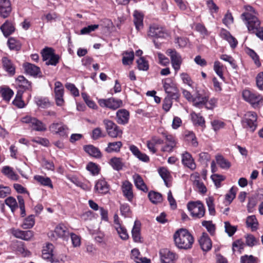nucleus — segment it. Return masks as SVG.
I'll return each instance as SVG.
<instances>
[{
	"instance_id": "f257e3e1",
	"label": "nucleus",
	"mask_w": 263,
	"mask_h": 263,
	"mask_svg": "<svg viewBox=\"0 0 263 263\" xmlns=\"http://www.w3.org/2000/svg\"><path fill=\"white\" fill-rule=\"evenodd\" d=\"M257 12L251 6L245 7V11L241 15V18L246 25L250 33H254L260 26Z\"/></svg>"
},
{
	"instance_id": "f03ea898",
	"label": "nucleus",
	"mask_w": 263,
	"mask_h": 263,
	"mask_svg": "<svg viewBox=\"0 0 263 263\" xmlns=\"http://www.w3.org/2000/svg\"><path fill=\"white\" fill-rule=\"evenodd\" d=\"M175 246L179 249H190L194 241L192 234L186 229H181L174 234Z\"/></svg>"
},
{
	"instance_id": "7ed1b4c3",
	"label": "nucleus",
	"mask_w": 263,
	"mask_h": 263,
	"mask_svg": "<svg viewBox=\"0 0 263 263\" xmlns=\"http://www.w3.org/2000/svg\"><path fill=\"white\" fill-rule=\"evenodd\" d=\"M192 103L194 106L199 108L204 106L208 109H213L216 106L217 100L214 98L209 100L208 94L197 91L194 95Z\"/></svg>"
},
{
	"instance_id": "20e7f679",
	"label": "nucleus",
	"mask_w": 263,
	"mask_h": 263,
	"mask_svg": "<svg viewBox=\"0 0 263 263\" xmlns=\"http://www.w3.org/2000/svg\"><path fill=\"white\" fill-rule=\"evenodd\" d=\"M242 97L255 109L259 108L263 105V97L257 92L246 89L242 92Z\"/></svg>"
},
{
	"instance_id": "39448f33",
	"label": "nucleus",
	"mask_w": 263,
	"mask_h": 263,
	"mask_svg": "<svg viewBox=\"0 0 263 263\" xmlns=\"http://www.w3.org/2000/svg\"><path fill=\"white\" fill-rule=\"evenodd\" d=\"M187 206L193 217L200 218L204 216L205 208L200 201L190 202L188 203Z\"/></svg>"
},
{
	"instance_id": "423d86ee",
	"label": "nucleus",
	"mask_w": 263,
	"mask_h": 263,
	"mask_svg": "<svg viewBox=\"0 0 263 263\" xmlns=\"http://www.w3.org/2000/svg\"><path fill=\"white\" fill-rule=\"evenodd\" d=\"M49 130L60 137L66 138L69 134L68 127L63 122H53L49 126Z\"/></svg>"
},
{
	"instance_id": "0eeeda50",
	"label": "nucleus",
	"mask_w": 263,
	"mask_h": 263,
	"mask_svg": "<svg viewBox=\"0 0 263 263\" xmlns=\"http://www.w3.org/2000/svg\"><path fill=\"white\" fill-rule=\"evenodd\" d=\"M103 123L105 125L107 134L109 137L115 138L122 136V130L113 121L108 119H104Z\"/></svg>"
},
{
	"instance_id": "6e6552de",
	"label": "nucleus",
	"mask_w": 263,
	"mask_h": 263,
	"mask_svg": "<svg viewBox=\"0 0 263 263\" xmlns=\"http://www.w3.org/2000/svg\"><path fill=\"white\" fill-rule=\"evenodd\" d=\"M21 121L23 123L29 124L32 129L35 131L43 132L46 130V125L35 118L27 116L22 118Z\"/></svg>"
},
{
	"instance_id": "1a4fd4ad",
	"label": "nucleus",
	"mask_w": 263,
	"mask_h": 263,
	"mask_svg": "<svg viewBox=\"0 0 263 263\" xmlns=\"http://www.w3.org/2000/svg\"><path fill=\"white\" fill-rule=\"evenodd\" d=\"M243 126L252 132H253L257 127V115L252 111L247 112L243 119Z\"/></svg>"
},
{
	"instance_id": "9d476101",
	"label": "nucleus",
	"mask_w": 263,
	"mask_h": 263,
	"mask_svg": "<svg viewBox=\"0 0 263 263\" xmlns=\"http://www.w3.org/2000/svg\"><path fill=\"white\" fill-rule=\"evenodd\" d=\"M162 83L164 89L167 94V96L175 100L178 99L179 98L178 89L172 80L167 79L163 81Z\"/></svg>"
},
{
	"instance_id": "9b49d317",
	"label": "nucleus",
	"mask_w": 263,
	"mask_h": 263,
	"mask_svg": "<svg viewBox=\"0 0 263 263\" xmlns=\"http://www.w3.org/2000/svg\"><path fill=\"white\" fill-rule=\"evenodd\" d=\"M159 254L161 263H175L178 258L177 253L168 249H161Z\"/></svg>"
},
{
	"instance_id": "f8f14e48",
	"label": "nucleus",
	"mask_w": 263,
	"mask_h": 263,
	"mask_svg": "<svg viewBox=\"0 0 263 263\" xmlns=\"http://www.w3.org/2000/svg\"><path fill=\"white\" fill-rule=\"evenodd\" d=\"M98 103L102 107H107L113 110L121 107L123 105L122 101L120 99H116L110 98L107 99H100Z\"/></svg>"
},
{
	"instance_id": "ddd939ff",
	"label": "nucleus",
	"mask_w": 263,
	"mask_h": 263,
	"mask_svg": "<svg viewBox=\"0 0 263 263\" xmlns=\"http://www.w3.org/2000/svg\"><path fill=\"white\" fill-rule=\"evenodd\" d=\"M166 54L170 57L172 67L177 72L180 69L182 64L181 55L175 50L172 49L167 50Z\"/></svg>"
},
{
	"instance_id": "4468645a",
	"label": "nucleus",
	"mask_w": 263,
	"mask_h": 263,
	"mask_svg": "<svg viewBox=\"0 0 263 263\" xmlns=\"http://www.w3.org/2000/svg\"><path fill=\"white\" fill-rule=\"evenodd\" d=\"M148 36L153 38L154 42L156 46L155 42L156 39L164 38L166 33L164 31L163 29L158 25L154 24L149 27V30L148 31Z\"/></svg>"
},
{
	"instance_id": "2eb2a0df",
	"label": "nucleus",
	"mask_w": 263,
	"mask_h": 263,
	"mask_svg": "<svg viewBox=\"0 0 263 263\" xmlns=\"http://www.w3.org/2000/svg\"><path fill=\"white\" fill-rule=\"evenodd\" d=\"M13 235L17 238L25 240H30L34 236V233L31 230L22 231L19 229L12 230Z\"/></svg>"
},
{
	"instance_id": "dca6fc26",
	"label": "nucleus",
	"mask_w": 263,
	"mask_h": 263,
	"mask_svg": "<svg viewBox=\"0 0 263 263\" xmlns=\"http://www.w3.org/2000/svg\"><path fill=\"white\" fill-rule=\"evenodd\" d=\"M122 191L127 200L132 202L134 197L132 184L128 181H124L122 185Z\"/></svg>"
},
{
	"instance_id": "f3484780",
	"label": "nucleus",
	"mask_w": 263,
	"mask_h": 263,
	"mask_svg": "<svg viewBox=\"0 0 263 263\" xmlns=\"http://www.w3.org/2000/svg\"><path fill=\"white\" fill-rule=\"evenodd\" d=\"M165 145L161 147L163 152L171 153L176 147L177 141L175 138L172 135H165Z\"/></svg>"
},
{
	"instance_id": "a211bd4d",
	"label": "nucleus",
	"mask_w": 263,
	"mask_h": 263,
	"mask_svg": "<svg viewBox=\"0 0 263 263\" xmlns=\"http://www.w3.org/2000/svg\"><path fill=\"white\" fill-rule=\"evenodd\" d=\"M11 10V4L9 0H0V16L6 18L9 15Z\"/></svg>"
},
{
	"instance_id": "6ab92c4d",
	"label": "nucleus",
	"mask_w": 263,
	"mask_h": 263,
	"mask_svg": "<svg viewBox=\"0 0 263 263\" xmlns=\"http://www.w3.org/2000/svg\"><path fill=\"white\" fill-rule=\"evenodd\" d=\"M54 233L55 234L57 237L62 238L64 239H67L69 234L67 231V228L62 224H60L57 226L54 233L51 232V235L50 236V237L52 236L54 238L56 239L57 238L54 236Z\"/></svg>"
},
{
	"instance_id": "aec40b11",
	"label": "nucleus",
	"mask_w": 263,
	"mask_h": 263,
	"mask_svg": "<svg viewBox=\"0 0 263 263\" xmlns=\"http://www.w3.org/2000/svg\"><path fill=\"white\" fill-rule=\"evenodd\" d=\"M129 112L125 109H120L116 112V120L118 124L124 125L128 123Z\"/></svg>"
},
{
	"instance_id": "412c9836",
	"label": "nucleus",
	"mask_w": 263,
	"mask_h": 263,
	"mask_svg": "<svg viewBox=\"0 0 263 263\" xmlns=\"http://www.w3.org/2000/svg\"><path fill=\"white\" fill-rule=\"evenodd\" d=\"M95 191L99 194H105L109 191V185L104 179H99L96 183Z\"/></svg>"
},
{
	"instance_id": "4be33fe9",
	"label": "nucleus",
	"mask_w": 263,
	"mask_h": 263,
	"mask_svg": "<svg viewBox=\"0 0 263 263\" xmlns=\"http://www.w3.org/2000/svg\"><path fill=\"white\" fill-rule=\"evenodd\" d=\"M183 164L192 170L196 168V164L192 155L187 152H184L181 156Z\"/></svg>"
},
{
	"instance_id": "5701e85b",
	"label": "nucleus",
	"mask_w": 263,
	"mask_h": 263,
	"mask_svg": "<svg viewBox=\"0 0 263 263\" xmlns=\"http://www.w3.org/2000/svg\"><path fill=\"white\" fill-rule=\"evenodd\" d=\"M199 242L203 251L207 252L211 249L212 246V241L207 234L203 233Z\"/></svg>"
},
{
	"instance_id": "b1692460",
	"label": "nucleus",
	"mask_w": 263,
	"mask_h": 263,
	"mask_svg": "<svg viewBox=\"0 0 263 263\" xmlns=\"http://www.w3.org/2000/svg\"><path fill=\"white\" fill-rule=\"evenodd\" d=\"M4 35L6 37L9 36L15 31V27L13 23L9 21H6L0 28Z\"/></svg>"
},
{
	"instance_id": "393cba45",
	"label": "nucleus",
	"mask_w": 263,
	"mask_h": 263,
	"mask_svg": "<svg viewBox=\"0 0 263 263\" xmlns=\"http://www.w3.org/2000/svg\"><path fill=\"white\" fill-rule=\"evenodd\" d=\"M134 182L136 187L144 192L148 191V188L141 176L138 174H135L133 176Z\"/></svg>"
},
{
	"instance_id": "a878e982",
	"label": "nucleus",
	"mask_w": 263,
	"mask_h": 263,
	"mask_svg": "<svg viewBox=\"0 0 263 263\" xmlns=\"http://www.w3.org/2000/svg\"><path fill=\"white\" fill-rule=\"evenodd\" d=\"M140 225V222L136 220L132 231V237L134 241L136 242H141Z\"/></svg>"
},
{
	"instance_id": "bb28decb",
	"label": "nucleus",
	"mask_w": 263,
	"mask_h": 263,
	"mask_svg": "<svg viewBox=\"0 0 263 263\" xmlns=\"http://www.w3.org/2000/svg\"><path fill=\"white\" fill-rule=\"evenodd\" d=\"M23 67L26 73L30 76H36L40 72V68L34 64L26 63Z\"/></svg>"
},
{
	"instance_id": "cd10ccee",
	"label": "nucleus",
	"mask_w": 263,
	"mask_h": 263,
	"mask_svg": "<svg viewBox=\"0 0 263 263\" xmlns=\"http://www.w3.org/2000/svg\"><path fill=\"white\" fill-rule=\"evenodd\" d=\"M158 173L163 180L165 185L167 187L171 186L170 181L171 180V175L170 172L165 167H161L158 170Z\"/></svg>"
},
{
	"instance_id": "c85d7f7f",
	"label": "nucleus",
	"mask_w": 263,
	"mask_h": 263,
	"mask_svg": "<svg viewBox=\"0 0 263 263\" xmlns=\"http://www.w3.org/2000/svg\"><path fill=\"white\" fill-rule=\"evenodd\" d=\"M133 16L135 27L138 31H139L143 27V15L138 11H135Z\"/></svg>"
},
{
	"instance_id": "c756f323",
	"label": "nucleus",
	"mask_w": 263,
	"mask_h": 263,
	"mask_svg": "<svg viewBox=\"0 0 263 263\" xmlns=\"http://www.w3.org/2000/svg\"><path fill=\"white\" fill-rule=\"evenodd\" d=\"M109 163L114 170L118 171L121 170L124 166L123 159L116 157L112 158L110 160Z\"/></svg>"
},
{
	"instance_id": "7c9ffc66",
	"label": "nucleus",
	"mask_w": 263,
	"mask_h": 263,
	"mask_svg": "<svg viewBox=\"0 0 263 263\" xmlns=\"http://www.w3.org/2000/svg\"><path fill=\"white\" fill-rule=\"evenodd\" d=\"M84 149L86 153L90 156L96 158L101 157V153L99 148L95 147L92 145H87L84 146Z\"/></svg>"
},
{
	"instance_id": "2f4dec72",
	"label": "nucleus",
	"mask_w": 263,
	"mask_h": 263,
	"mask_svg": "<svg viewBox=\"0 0 263 263\" xmlns=\"http://www.w3.org/2000/svg\"><path fill=\"white\" fill-rule=\"evenodd\" d=\"M122 145V143L121 141L109 142L105 151L108 153L119 152Z\"/></svg>"
},
{
	"instance_id": "473e14b6",
	"label": "nucleus",
	"mask_w": 263,
	"mask_h": 263,
	"mask_svg": "<svg viewBox=\"0 0 263 263\" xmlns=\"http://www.w3.org/2000/svg\"><path fill=\"white\" fill-rule=\"evenodd\" d=\"M131 258L136 263H148L146 258H142L140 256V253L137 249H134L132 250Z\"/></svg>"
},
{
	"instance_id": "72a5a7b5",
	"label": "nucleus",
	"mask_w": 263,
	"mask_h": 263,
	"mask_svg": "<svg viewBox=\"0 0 263 263\" xmlns=\"http://www.w3.org/2000/svg\"><path fill=\"white\" fill-rule=\"evenodd\" d=\"M2 172L11 180H17L18 178V175L13 171L12 168L10 166H4L2 170Z\"/></svg>"
},
{
	"instance_id": "f704fd0d",
	"label": "nucleus",
	"mask_w": 263,
	"mask_h": 263,
	"mask_svg": "<svg viewBox=\"0 0 263 263\" xmlns=\"http://www.w3.org/2000/svg\"><path fill=\"white\" fill-rule=\"evenodd\" d=\"M215 159L217 163L221 168L228 170L230 167L231 163L228 160L225 159L222 155H216L215 156Z\"/></svg>"
},
{
	"instance_id": "c9c22d12",
	"label": "nucleus",
	"mask_w": 263,
	"mask_h": 263,
	"mask_svg": "<svg viewBox=\"0 0 263 263\" xmlns=\"http://www.w3.org/2000/svg\"><path fill=\"white\" fill-rule=\"evenodd\" d=\"M34 179L42 185L47 186L50 188L53 187L51 180L49 177H45L41 175H35Z\"/></svg>"
},
{
	"instance_id": "e433bc0d",
	"label": "nucleus",
	"mask_w": 263,
	"mask_h": 263,
	"mask_svg": "<svg viewBox=\"0 0 263 263\" xmlns=\"http://www.w3.org/2000/svg\"><path fill=\"white\" fill-rule=\"evenodd\" d=\"M2 61L4 69L10 73L14 74L15 68L11 60L7 57H3Z\"/></svg>"
},
{
	"instance_id": "4c0bfd02",
	"label": "nucleus",
	"mask_w": 263,
	"mask_h": 263,
	"mask_svg": "<svg viewBox=\"0 0 263 263\" xmlns=\"http://www.w3.org/2000/svg\"><path fill=\"white\" fill-rule=\"evenodd\" d=\"M245 243L241 239H237L234 241L232 243V250L234 253L237 252L239 254L242 253L244 250Z\"/></svg>"
},
{
	"instance_id": "58836bf2",
	"label": "nucleus",
	"mask_w": 263,
	"mask_h": 263,
	"mask_svg": "<svg viewBox=\"0 0 263 263\" xmlns=\"http://www.w3.org/2000/svg\"><path fill=\"white\" fill-rule=\"evenodd\" d=\"M8 45L10 50L19 51L22 47V44L20 42L13 37H10L7 42Z\"/></svg>"
},
{
	"instance_id": "ea45409f",
	"label": "nucleus",
	"mask_w": 263,
	"mask_h": 263,
	"mask_svg": "<svg viewBox=\"0 0 263 263\" xmlns=\"http://www.w3.org/2000/svg\"><path fill=\"white\" fill-rule=\"evenodd\" d=\"M148 198L152 202L157 204L162 202V195L158 192L151 191L148 195Z\"/></svg>"
},
{
	"instance_id": "a19ab883",
	"label": "nucleus",
	"mask_w": 263,
	"mask_h": 263,
	"mask_svg": "<svg viewBox=\"0 0 263 263\" xmlns=\"http://www.w3.org/2000/svg\"><path fill=\"white\" fill-rule=\"evenodd\" d=\"M134 58V53L133 51L125 52L123 53L122 63L123 65H128L132 63Z\"/></svg>"
},
{
	"instance_id": "79ce46f5",
	"label": "nucleus",
	"mask_w": 263,
	"mask_h": 263,
	"mask_svg": "<svg viewBox=\"0 0 263 263\" xmlns=\"http://www.w3.org/2000/svg\"><path fill=\"white\" fill-rule=\"evenodd\" d=\"M34 223V216L31 215L24 219L22 227L24 229H30L33 227Z\"/></svg>"
},
{
	"instance_id": "37998d69",
	"label": "nucleus",
	"mask_w": 263,
	"mask_h": 263,
	"mask_svg": "<svg viewBox=\"0 0 263 263\" xmlns=\"http://www.w3.org/2000/svg\"><path fill=\"white\" fill-rule=\"evenodd\" d=\"M257 257L252 255H244L240 258V263H258Z\"/></svg>"
},
{
	"instance_id": "c03bdc74",
	"label": "nucleus",
	"mask_w": 263,
	"mask_h": 263,
	"mask_svg": "<svg viewBox=\"0 0 263 263\" xmlns=\"http://www.w3.org/2000/svg\"><path fill=\"white\" fill-rule=\"evenodd\" d=\"M246 224L248 227L251 228L252 230H255L258 226V222L255 216L251 215L247 217Z\"/></svg>"
},
{
	"instance_id": "a18cd8bd",
	"label": "nucleus",
	"mask_w": 263,
	"mask_h": 263,
	"mask_svg": "<svg viewBox=\"0 0 263 263\" xmlns=\"http://www.w3.org/2000/svg\"><path fill=\"white\" fill-rule=\"evenodd\" d=\"M35 102L36 105L41 108H45L50 106V103L47 98L36 97Z\"/></svg>"
},
{
	"instance_id": "49530a36",
	"label": "nucleus",
	"mask_w": 263,
	"mask_h": 263,
	"mask_svg": "<svg viewBox=\"0 0 263 263\" xmlns=\"http://www.w3.org/2000/svg\"><path fill=\"white\" fill-rule=\"evenodd\" d=\"M191 118L194 124L201 126L204 125V119L202 116H200V115L193 112L191 114Z\"/></svg>"
},
{
	"instance_id": "de8ad7c7",
	"label": "nucleus",
	"mask_w": 263,
	"mask_h": 263,
	"mask_svg": "<svg viewBox=\"0 0 263 263\" xmlns=\"http://www.w3.org/2000/svg\"><path fill=\"white\" fill-rule=\"evenodd\" d=\"M114 227L122 239L127 240L129 236L127 231L123 227L121 226V225H117L115 226Z\"/></svg>"
},
{
	"instance_id": "09e8293b",
	"label": "nucleus",
	"mask_w": 263,
	"mask_h": 263,
	"mask_svg": "<svg viewBox=\"0 0 263 263\" xmlns=\"http://www.w3.org/2000/svg\"><path fill=\"white\" fill-rule=\"evenodd\" d=\"M120 210L121 215L124 217H129L132 215V211L129 205L127 203L121 204Z\"/></svg>"
},
{
	"instance_id": "8fccbe9b",
	"label": "nucleus",
	"mask_w": 263,
	"mask_h": 263,
	"mask_svg": "<svg viewBox=\"0 0 263 263\" xmlns=\"http://www.w3.org/2000/svg\"><path fill=\"white\" fill-rule=\"evenodd\" d=\"M214 70L216 73L221 79H223V66L218 61H215L213 66Z\"/></svg>"
},
{
	"instance_id": "3c124183",
	"label": "nucleus",
	"mask_w": 263,
	"mask_h": 263,
	"mask_svg": "<svg viewBox=\"0 0 263 263\" xmlns=\"http://www.w3.org/2000/svg\"><path fill=\"white\" fill-rule=\"evenodd\" d=\"M18 253L21 254L23 256L26 257L30 255V252L28 251L24 247L23 242H18L16 248Z\"/></svg>"
},
{
	"instance_id": "603ef678",
	"label": "nucleus",
	"mask_w": 263,
	"mask_h": 263,
	"mask_svg": "<svg viewBox=\"0 0 263 263\" xmlns=\"http://www.w3.org/2000/svg\"><path fill=\"white\" fill-rule=\"evenodd\" d=\"M1 93L3 99L7 101H9L13 95V91L9 88H2Z\"/></svg>"
},
{
	"instance_id": "864d4df0",
	"label": "nucleus",
	"mask_w": 263,
	"mask_h": 263,
	"mask_svg": "<svg viewBox=\"0 0 263 263\" xmlns=\"http://www.w3.org/2000/svg\"><path fill=\"white\" fill-rule=\"evenodd\" d=\"M246 239V244L247 246L252 247L256 245L258 243L257 240L252 234H247L245 236Z\"/></svg>"
},
{
	"instance_id": "5fc2aeb1",
	"label": "nucleus",
	"mask_w": 263,
	"mask_h": 263,
	"mask_svg": "<svg viewBox=\"0 0 263 263\" xmlns=\"http://www.w3.org/2000/svg\"><path fill=\"white\" fill-rule=\"evenodd\" d=\"M5 202L6 205L10 207L12 212H14L17 208V202L15 199L12 197H8L5 199Z\"/></svg>"
},
{
	"instance_id": "6e6d98bb",
	"label": "nucleus",
	"mask_w": 263,
	"mask_h": 263,
	"mask_svg": "<svg viewBox=\"0 0 263 263\" xmlns=\"http://www.w3.org/2000/svg\"><path fill=\"white\" fill-rule=\"evenodd\" d=\"M206 203L208 207L209 214L211 215H215L216 212L215 210L213 198L212 197H209L207 198L206 199Z\"/></svg>"
},
{
	"instance_id": "4d7b16f0",
	"label": "nucleus",
	"mask_w": 263,
	"mask_h": 263,
	"mask_svg": "<svg viewBox=\"0 0 263 263\" xmlns=\"http://www.w3.org/2000/svg\"><path fill=\"white\" fill-rule=\"evenodd\" d=\"M257 203L256 198L255 196H251L249 198L247 204V210L249 213L253 212L254 209Z\"/></svg>"
},
{
	"instance_id": "13d9d810",
	"label": "nucleus",
	"mask_w": 263,
	"mask_h": 263,
	"mask_svg": "<svg viewBox=\"0 0 263 263\" xmlns=\"http://www.w3.org/2000/svg\"><path fill=\"white\" fill-rule=\"evenodd\" d=\"M224 228L225 232L229 236H233L237 230V227L232 226L228 221L224 222Z\"/></svg>"
},
{
	"instance_id": "bf43d9fd",
	"label": "nucleus",
	"mask_w": 263,
	"mask_h": 263,
	"mask_svg": "<svg viewBox=\"0 0 263 263\" xmlns=\"http://www.w3.org/2000/svg\"><path fill=\"white\" fill-rule=\"evenodd\" d=\"M247 53L252 59L255 64L257 66H259L261 64L259 61V57L254 50L248 48L247 50Z\"/></svg>"
},
{
	"instance_id": "052dcab7",
	"label": "nucleus",
	"mask_w": 263,
	"mask_h": 263,
	"mask_svg": "<svg viewBox=\"0 0 263 263\" xmlns=\"http://www.w3.org/2000/svg\"><path fill=\"white\" fill-rule=\"evenodd\" d=\"M138 67L139 70L146 71L148 70L149 65L148 62L145 60L144 58L141 57L137 61Z\"/></svg>"
},
{
	"instance_id": "680f3d73",
	"label": "nucleus",
	"mask_w": 263,
	"mask_h": 263,
	"mask_svg": "<svg viewBox=\"0 0 263 263\" xmlns=\"http://www.w3.org/2000/svg\"><path fill=\"white\" fill-rule=\"evenodd\" d=\"M99 25L98 24L88 25L87 27L83 28L81 30V34H89V33L95 31L99 28Z\"/></svg>"
},
{
	"instance_id": "e2e57ef3",
	"label": "nucleus",
	"mask_w": 263,
	"mask_h": 263,
	"mask_svg": "<svg viewBox=\"0 0 263 263\" xmlns=\"http://www.w3.org/2000/svg\"><path fill=\"white\" fill-rule=\"evenodd\" d=\"M202 225L205 227L207 231L211 234L214 235L215 231V227L211 221H203Z\"/></svg>"
},
{
	"instance_id": "0e129e2a",
	"label": "nucleus",
	"mask_w": 263,
	"mask_h": 263,
	"mask_svg": "<svg viewBox=\"0 0 263 263\" xmlns=\"http://www.w3.org/2000/svg\"><path fill=\"white\" fill-rule=\"evenodd\" d=\"M237 192V187H232L230 190L229 192L226 195V199L231 203L233 200L235 198Z\"/></svg>"
},
{
	"instance_id": "69168bd1",
	"label": "nucleus",
	"mask_w": 263,
	"mask_h": 263,
	"mask_svg": "<svg viewBox=\"0 0 263 263\" xmlns=\"http://www.w3.org/2000/svg\"><path fill=\"white\" fill-rule=\"evenodd\" d=\"M53 50L51 48H45L42 51L43 60L45 61H47L50 57L53 54Z\"/></svg>"
},
{
	"instance_id": "338daca9",
	"label": "nucleus",
	"mask_w": 263,
	"mask_h": 263,
	"mask_svg": "<svg viewBox=\"0 0 263 263\" xmlns=\"http://www.w3.org/2000/svg\"><path fill=\"white\" fill-rule=\"evenodd\" d=\"M172 97L167 96L165 98L163 103V109L166 112L169 111L172 105Z\"/></svg>"
},
{
	"instance_id": "774afa93",
	"label": "nucleus",
	"mask_w": 263,
	"mask_h": 263,
	"mask_svg": "<svg viewBox=\"0 0 263 263\" xmlns=\"http://www.w3.org/2000/svg\"><path fill=\"white\" fill-rule=\"evenodd\" d=\"M256 83L257 88L260 90H263V72L258 73L256 76Z\"/></svg>"
}]
</instances>
